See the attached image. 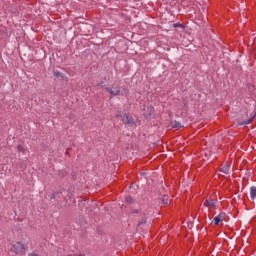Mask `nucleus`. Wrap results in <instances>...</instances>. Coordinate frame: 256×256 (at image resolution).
Returning a JSON list of instances; mask_svg holds the SVG:
<instances>
[{"mask_svg": "<svg viewBox=\"0 0 256 256\" xmlns=\"http://www.w3.org/2000/svg\"><path fill=\"white\" fill-rule=\"evenodd\" d=\"M13 253H17V255H25L27 253V247L21 242H16L12 245Z\"/></svg>", "mask_w": 256, "mask_h": 256, "instance_id": "1", "label": "nucleus"}, {"mask_svg": "<svg viewBox=\"0 0 256 256\" xmlns=\"http://www.w3.org/2000/svg\"><path fill=\"white\" fill-rule=\"evenodd\" d=\"M107 91L112 97H116V95H123V93H121V89L117 87L107 88Z\"/></svg>", "mask_w": 256, "mask_h": 256, "instance_id": "2", "label": "nucleus"}, {"mask_svg": "<svg viewBox=\"0 0 256 256\" xmlns=\"http://www.w3.org/2000/svg\"><path fill=\"white\" fill-rule=\"evenodd\" d=\"M223 221H225V213H220L214 218L213 223L214 225H219V223H223Z\"/></svg>", "mask_w": 256, "mask_h": 256, "instance_id": "3", "label": "nucleus"}, {"mask_svg": "<svg viewBox=\"0 0 256 256\" xmlns=\"http://www.w3.org/2000/svg\"><path fill=\"white\" fill-rule=\"evenodd\" d=\"M220 171H221V173H224V175H229V171H231V165L226 164V165L222 166Z\"/></svg>", "mask_w": 256, "mask_h": 256, "instance_id": "4", "label": "nucleus"}, {"mask_svg": "<svg viewBox=\"0 0 256 256\" xmlns=\"http://www.w3.org/2000/svg\"><path fill=\"white\" fill-rule=\"evenodd\" d=\"M250 197L251 199L255 200L256 199V187L255 186H252L250 188Z\"/></svg>", "mask_w": 256, "mask_h": 256, "instance_id": "5", "label": "nucleus"}, {"mask_svg": "<svg viewBox=\"0 0 256 256\" xmlns=\"http://www.w3.org/2000/svg\"><path fill=\"white\" fill-rule=\"evenodd\" d=\"M204 205H205V207H212V208H215L216 206H215V202L213 201V200H206L205 202H204Z\"/></svg>", "mask_w": 256, "mask_h": 256, "instance_id": "6", "label": "nucleus"}, {"mask_svg": "<svg viewBox=\"0 0 256 256\" xmlns=\"http://www.w3.org/2000/svg\"><path fill=\"white\" fill-rule=\"evenodd\" d=\"M17 150L19 151V153H25V147L23 145H18Z\"/></svg>", "mask_w": 256, "mask_h": 256, "instance_id": "7", "label": "nucleus"}, {"mask_svg": "<svg viewBox=\"0 0 256 256\" xmlns=\"http://www.w3.org/2000/svg\"><path fill=\"white\" fill-rule=\"evenodd\" d=\"M163 203H164V205H167L169 203V197L168 196L163 197Z\"/></svg>", "mask_w": 256, "mask_h": 256, "instance_id": "8", "label": "nucleus"}, {"mask_svg": "<svg viewBox=\"0 0 256 256\" xmlns=\"http://www.w3.org/2000/svg\"><path fill=\"white\" fill-rule=\"evenodd\" d=\"M29 256H38L37 253L33 252L31 254H29Z\"/></svg>", "mask_w": 256, "mask_h": 256, "instance_id": "9", "label": "nucleus"}, {"mask_svg": "<svg viewBox=\"0 0 256 256\" xmlns=\"http://www.w3.org/2000/svg\"><path fill=\"white\" fill-rule=\"evenodd\" d=\"M126 201H127V203H131L132 199L131 198H127Z\"/></svg>", "mask_w": 256, "mask_h": 256, "instance_id": "10", "label": "nucleus"}, {"mask_svg": "<svg viewBox=\"0 0 256 256\" xmlns=\"http://www.w3.org/2000/svg\"><path fill=\"white\" fill-rule=\"evenodd\" d=\"M55 75H59V72H56Z\"/></svg>", "mask_w": 256, "mask_h": 256, "instance_id": "11", "label": "nucleus"}]
</instances>
